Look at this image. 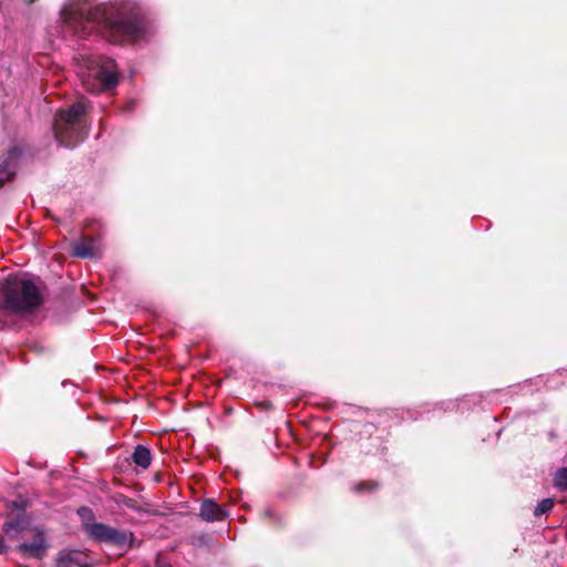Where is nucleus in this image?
<instances>
[{
	"mask_svg": "<svg viewBox=\"0 0 567 567\" xmlns=\"http://www.w3.org/2000/svg\"><path fill=\"white\" fill-rule=\"evenodd\" d=\"M65 21L80 37L96 32L112 42L144 39L145 22L140 8L132 1L94 4L85 0L64 9Z\"/></svg>",
	"mask_w": 567,
	"mask_h": 567,
	"instance_id": "f257e3e1",
	"label": "nucleus"
},
{
	"mask_svg": "<svg viewBox=\"0 0 567 567\" xmlns=\"http://www.w3.org/2000/svg\"><path fill=\"white\" fill-rule=\"evenodd\" d=\"M41 303L39 288L31 280L9 276L0 288V307L12 313L30 311Z\"/></svg>",
	"mask_w": 567,
	"mask_h": 567,
	"instance_id": "f03ea898",
	"label": "nucleus"
},
{
	"mask_svg": "<svg viewBox=\"0 0 567 567\" xmlns=\"http://www.w3.org/2000/svg\"><path fill=\"white\" fill-rule=\"evenodd\" d=\"M85 102L79 100L68 110L56 113L53 131L58 143L65 147H73L84 140L86 135Z\"/></svg>",
	"mask_w": 567,
	"mask_h": 567,
	"instance_id": "7ed1b4c3",
	"label": "nucleus"
},
{
	"mask_svg": "<svg viewBox=\"0 0 567 567\" xmlns=\"http://www.w3.org/2000/svg\"><path fill=\"white\" fill-rule=\"evenodd\" d=\"M82 85L92 93H100L116 86L118 76L114 61L102 56H89L78 68Z\"/></svg>",
	"mask_w": 567,
	"mask_h": 567,
	"instance_id": "20e7f679",
	"label": "nucleus"
},
{
	"mask_svg": "<svg viewBox=\"0 0 567 567\" xmlns=\"http://www.w3.org/2000/svg\"><path fill=\"white\" fill-rule=\"evenodd\" d=\"M85 530L92 538L110 543L118 547L131 546L133 540L132 533L117 530L100 523H85Z\"/></svg>",
	"mask_w": 567,
	"mask_h": 567,
	"instance_id": "39448f33",
	"label": "nucleus"
},
{
	"mask_svg": "<svg viewBox=\"0 0 567 567\" xmlns=\"http://www.w3.org/2000/svg\"><path fill=\"white\" fill-rule=\"evenodd\" d=\"M22 155V150L13 146L9 150L7 156L0 161V187L11 181L16 174L18 161Z\"/></svg>",
	"mask_w": 567,
	"mask_h": 567,
	"instance_id": "423d86ee",
	"label": "nucleus"
},
{
	"mask_svg": "<svg viewBox=\"0 0 567 567\" xmlns=\"http://www.w3.org/2000/svg\"><path fill=\"white\" fill-rule=\"evenodd\" d=\"M34 537L30 543H22L18 549L31 557L42 559L45 556L48 544L44 532L40 528H34Z\"/></svg>",
	"mask_w": 567,
	"mask_h": 567,
	"instance_id": "0eeeda50",
	"label": "nucleus"
},
{
	"mask_svg": "<svg viewBox=\"0 0 567 567\" xmlns=\"http://www.w3.org/2000/svg\"><path fill=\"white\" fill-rule=\"evenodd\" d=\"M102 246L92 237H83L72 244V255L80 258H93L100 255Z\"/></svg>",
	"mask_w": 567,
	"mask_h": 567,
	"instance_id": "6e6552de",
	"label": "nucleus"
},
{
	"mask_svg": "<svg viewBox=\"0 0 567 567\" xmlns=\"http://www.w3.org/2000/svg\"><path fill=\"white\" fill-rule=\"evenodd\" d=\"M200 517L206 522L223 520L227 517V512L213 499H206L200 505Z\"/></svg>",
	"mask_w": 567,
	"mask_h": 567,
	"instance_id": "1a4fd4ad",
	"label": "nucleus"
},
{
	"mask_svg": "<svg viewBox=\"0 0 567 567\" xmlns=\"http://www.w3.org/2000/svg\"><path fill=\"white\" fill-rule=\"evenodd\" d=\"M28 525V520L23 515H18L8 519L3 524V532L10 537L16 538L20 533H22Z\"/></svg>",
	"mask_w": 567,
	"mask_h": 567,
	"instance_id": "9d476101",
	"label": "nucleus"
},
{
	"mask_svg": "<svg viewBox=\"0 0 567 567\" xmlns=\"http://www.w3.org/2000/svg\"><path fill=\"white\" fill-rule=\"evenodd\" d=\"M83 555L76 550H62L56 557V567H71L72 565L83 566Z\"/></svg>",
	"mask_w": 567,
	"mask_h": 567,
	"instance_id": "9b49d317",
	"label": "nucleus"
},
{
	"mask_svg": "<svg viewBox=\"0 0 567 567\" xmlns=\"http://www.w3.org/2000/svg\"><path fill=\"white\" fill-rule=\"evenodd\" d=\"M133 461L142 468H147L152 461L151 451L143 445H137L133 453Z\"/></svg>",
	"mask_w": 567,
	"mask_h": 567,
	"instance_id": "f8f14e48",
	"label": "nucleus"
},
{
	"mask_svg": "<svg viewBox=\"0 0 567 567\" xmlns=\"http://www.w3.org/2000/svg\"><path fill=\"white\" fill-rule=\"evenodd\" d=\"M554 484L559 489H567V468L557 470L554 476Z\"/></svg>",
	"mask_w": 567,
	"mask_h": 567,
	"instance_id": "ddd939ff",
	"label": "nucleus"
},
{
	"mask_svg": "<svg viewBox=\"0 0 567 567\" xmlns=\"http://www.w3.org/2000/svg\"><path fill=\"white\" fill-rule=\"evenodd\" d=\"M553 507H554V499L553 498H544L535 507L534 514H535V516H540L543 514L550 512L553 509Z\"/></svg>",
	"mask_w": 567,
	"mask_h": 567,
	"instance_id": "4468645a",
	"label": "nucleus"
},
{
	"mask_svg": "<svg viewBox=\"0 0 567 567\" xmlns=\"http://www.w3.org/2000/svg\"><path fill=\"white\" fill-rule=\"evenodd\" d=\"M78 514L83 522H89L93 518V512L87 507L79 508Z\"/></svg>",
	"mask_w": 567,
	"mask_h": 567,
	"instance_id": "2eb2a0df",
	"label": "nucleus"
},
{
	"mask_svg": "<svg viewBox=\"0 0 567 567\" xmlns=\"http://www.w3.org/2000/svg\"><path fill=\"white\" fill-rule=\"evenodd\" d=\"M8 550V546L4 543L3 537L0 535V554H4Z\"/></svg>",
	"mask_w": 567,
	"mask_h": 567,
	"instance_id": "dca6fc26",
	"label": "nucleus"
},
{
	"mask_svg": "<svg viewBox=\"0 0 567 567\" xmlns=\"http://www.w3.org/2000/svg\"><path fill=\"white\" fill-rule=\"evenodd\" d=\"M362 488H363V485H362V484H360V485L358 486V489H359V491H361Z\"/></svg>",
	"mask_w": 567,
	"mask_h": 567,
	"instance_id": "f3484780",
	"label": "nucleus"
}]
</instances>
